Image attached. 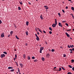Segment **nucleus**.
<instances>
[{
  "label": "nucleus",
  "mask_w": 74,
  "mask_h": 74,
  "mask_svg": "<svg viewBox=\"0 0 74 74\" xmlns=\"http://www.w3.org/2000/svg\"><path fill=\"white\" fill-rule=\"evenodd\" d=\"M57 24V21H55V24H53L52 25V26L53 28H54L55 27H56V26Z\"/></svg>",
  "instance_id": "nucleus-1"
},
{
  "label": "nucleus",
  "mask_w": 74,
  "mask_h": 74,
  "mask_svg": "<svg viewBox=\"0 0 74 74\" xmlns=\"http://www.w3.org/2000/svg\"><path fill=\"white\" fill-rule=\"evenodd\" d=\"M44 50V47H40V53H42V50Z\"/></svg>",
  "instance_id": "nucleus-2"
},
{
  "label": "nucleus",
  "mask_w": 74,
  "mask_h": 74,
  "mask_svg": "<svg viewBox=\"0 0 74 74\" xmlns=\"http://www.w3.org/2000/svg\"><path fill=\"white\" fill-rule=\"evenodd\" d=\"M5 54H1V58H3V57H5Z\"/></svg>",
  "instance_id": "nucleus-3"
},
{
  "label": "nucleus",
  "mask_w": 74,
  "mask_h": 74,
  "mask_svg": "<svg viewBox=\"0 0 74 74\" xmlns=\"http://www.w3.org/2000/svg\"><path fill=\"white\" fill-rule=\"evenodd\" d=\"M65 34H66V35L67 37H70V35H69V34H68V33H67V32H66Z\"/></svg>",
  "instance_id": "nucleus-4"
},
{
  "label": "nucleus",
  "mask_w": 74,
  "mask_h": 74,
  "mask_svg": "<svg viewBox=\"0 0 74 74\" xmlns=\"http://www.w3.org/2000/svg\"><path fill=\"white\" fill-rule=\"evenodd\" d=\"M44 7L45 8L46 10H48L49 8L48 7V6H44Z\"/></svg>",
  "instance_id": "nucleus-5"
},
{
  "label": "nucleus",
  "mask_w": 74,
  "mask_h": 74,
  "mask_svg": "<svg viewBox=\"0 0 74 74\" xmlns=\"http://www.w3.org/2000/svg\"><path fill=\"white\" fill-rule=\"evenodd\" d=\"M59 26H61V27H62V24H61V23H59Z\"/></svg>",
  "instance_id": "nucleus-6"
},
{
  "label": "nucleus",
  "mask_w": 74,
  "mask_h": 74,
  "mask_svg": "<svg viewBox=\"0 0 74 74\" xmlns=\"http://www.w3.org/2000/svg\"><path fill=\"white\" fill-rule=\"evenodd\" d=\"M40 18L41 19H43V17H42V15H41L40 16Z\"/></svg>",
  "instance_id": "nucleus-7"
},
{
  "label": "nucleus",
  "mask_w": 74,
  "mask_h": 74,
  "mask_svg": "<svg viewBox=\"0 0 74 74\" xmlns=\"http://www.w3.org/2000/svg\"><path fill=\"white\" fill-rule=\"evenodd\" d=\"M50 56L49 54H47L46 55V56L47 58H49Z\"/></svg>",
  "instance_id": "nucleus-8"
},
{
  "label": "nucleus",
  "mask_w": 74,
  "mask_h": 74,
  "mask_svg": "<svg viewBox=\"0 0 74 74\" xmlns=\"http://www.w3.org/2000/svg\"><path fill=\"white\" fill-rule=\"evenodd\" d=\"M29 25V22L27 21L26 22V25L27 26H28V25Z\"/></svg>",
  "instance_id": "nucleus-9"
},
{
  "label": "nucleus",
  "mask_w": 74,
  "mask_h": 74,
  "mask_svg": "<svg viewBox=\"0 0 74 74\" xmlns=\"http://www.w3.org/2000/svg\"><path fill=\"white\" fill-rule=\"evenodd\" d=\"M25 33L27 36H28L29 34L28 33V32L26 31L25 32Z\"/></svg>",
  "instance_id": "nucleus-10"
},
{
  "label": "nucleus",
  "mask_w": 74,
  "mask_h": 74,
  "mask_svg": "<svg viewBox=\"0 0 74 74\" xmlns=\"http://www.w3.org/2000/svg\"><path fill=\"white\" fill-rule=\"evenodd\" d=\"M8 69H13V67H8Z\"/></svg>",
  "instance_id": "nucleus-11"
},
{
  "label": "nucleus",
  "mask_w": 74,
  "mask_h": 74,
  "mask_svg": "<svg viewBox=\"0 0 74 74\" xmlns=\"http://www.w3.org/2000/svg\"><path fill=\"white\" fill-rule=\"evenodd\" d=\"M41 59L42 60H43V61H44L45 60V59L44 57H42Z\"/></svg>",
  "instance_id": "nucleus-12"
},
{
  "label": "nucleus",
  "mask_w": 74,
  "mask_h": 74,
  "mask_svg": "<svg viewBox=\"0 0 74 74\" xmlns=\"http://www.w3.org/2000/svg\"><path fill=\"white\" fill-rule=\"evenodd\" d=\"M20 66H21V67H23V65L21 63H20Z\"/></svg>",
  "instance_id": "nucleus-13"
},
{
  "label": "nucleus",
  "mask_w": 74,
  "mask_h": 74,
  "mask_svg": "<svg viewBox=\"0 0 74 74\" xmlns=\"http://www.w3.org/2000/svg\"><path fill=\"white\" fill-rule=\"evenodd\" d=\"M1 37H4V35L3 34H1Z\"/></svg>",
  "instance_id": "nucleus-14"
},
{
  "label": "nucleus",
  "mask_w": 74,
  "mask_h": 74,
  "mask_svg": "<svg viewBox=\"0 0 74 74\" xmlns=\"http://www.w3.org/2000/svg\"><path fill=\"white\" fill-rule=\"evenodd\" d=\"M23 56L24 57V59H25V58H26V55L24 54L23 55Z\"/></svg>",
  "instance_id": "nucleus-15"
},
{
  "label": "nucleus",
  "mask_w": 74,
  "mask_h": 74,
  "mask_svg": "<svg viewBox=\"0 0 74 74\" xmlns=\"http://www.w3.org/2000/svg\"><path fill=\"white\" fill-rule=\"evenodd\" d=\"M70 47H72V48L73 47H74V45H70Z\"/></svg>",
  "instance_id": "nucleus-16"
},
{
  "label": "nucleus",
  "mask_w": 74,
  "mask_h": 74,
  "mask_svg": "<svg viewBox=\"0 0 74 74\" xmlns=\"http://www.w3.org/2000/svg\"><path fill=\"white\" fill-rule=\"evenodd\" d=\"M27 58L28 60H30V56H28Z\"/></svg>",
  "instance_id": "nucleus-17"
},
{
  "label": "nucleus",
  "mask_w": 74,
  "mask_h": 74,
  "mask_svg": "<svg viewBox=\"0 0 74 74\" xmlns=\"http://www.w3.org/2000/svg\"><path fill=\"white\" fill-rule=\"evenodd\" d=\"M16 38H17V39L18 40H19V38L18 37V36H17V35H16Z\"/></svg>",
  "instance_id": "nucleus-18"
},
{
  "label": "nucleus",
  "mask_w": 74,
  "mask_h": 74,
  "mask_svg": "<svg viewBox=\"0 0 74 74\" xmlns=\"http://www.w3.org/2000/svg\"><path fill=\"white\" fill-rule=\"evenodd\" d=\"M71 9L73 11H74V8L73 7H71Z\"/></svg>",
  "instance_id": "nucleus-19"
},
{
  "label": "nucleus",
  "mask_w": 74,
  "mask_h": 74,
  "mask_svg": "<svg viewBox=\"0 0 74 74\" xmlns=\"http://www.w3.org/2000/svg\"><path fill=\"white\" fill-rule=\"evenodd\" d=\"M14 33V32L13 31H11L10 32V34H11V36L12 35V34Z\"/></svg>",
  "instance_id": "nucleus-20"
},
{
  "label": "nucleus",
  "mask_w": 74,
  "mask_h": 74,
  "mask_svg": "<svg viewBox=\"0 0 74 74\" xmlns=\"http://www.w3.org/2000/svg\"><path fill=\"white\" fill-rule=\"evenodd\" d=\"M58 15L60 17H61V15L60 14V13H58Z\"/></svg>",
  "instance_id": "nucleus-21"
},
{
  "label": "nucleus",
  "mask_w": 74,
  "mask_h": 74,
  "mask_svg": "<svg viewBox=\"0 0 74 74\" xmlns=\"http://www.w3.org/2000/svg\"><path fill=\"white\" fill-rule=\"evenodd\" d=\"M69 67L71 68V69H72V66H71V65H69Z\"/></svg>",
  "instance_id": "nucleus-22"
},
{
  "label": "nucleus",
  "mask_w": 74,
  "mask_h": 74,
  "mask_svg": "<svg viewBox=\"0 0 74 74\" xmlns=\"http://www.w3.org/2000/svg\"><path fill=\"white\" fill-rule=\"evenodd\" d=\"M49 30H50L51 31H52V28H51V27H49Z\"/></svg>",
  "instance_id": "nucleus-23"
},
{
  "label": "nucleus",
  "mask_w": 74,
  "mask_h": 74,
  "mask_svg": "<svg viewBox=\"0 0 74 74\" xmlns=\"http://www.w3.org/2000/svg\"><path fill=\"white\" fill-rule=\"evenodd\" d=\"M3 53H4L5 54V55H7V53L6 52H4Z\"/></svg>",
  "instance_id": "nucleus-24"
},
{
  "label": "nucleus",
  "mask_w": 74,
  "mask_h": 74,
  "mask_svg": "<svg viewBox=\"0 0 74 74\" xmlns=\"http://www.w3.org/2000/svg\"><path fill=\"white\" fill-rule=\"evenodd\" d=\"M18 9L19 10H21V8L19 6L18 7Z\"/></svg>",
  "instance_id": "nucleus-25"
},
{
  "label": "nucleus",
  "mask_w": 74,
  "mask_h": 74,
  "mask_svg": "<svg viewBox=\"0 0 74 74\" xmlns=\"http://www.w3.org/2000/svg\"><path fill=\"white\" fill-rule=\"evenodd\" d=\"M19 3L21 4V5H22L23 3H22V2L21 1V2H19Z\"/></svg>",
  "instance_id": "nucleus-26"
},
{
  "label": "nucleus",
  "mask_w": 74,
  "mask_h": 74,
  "mask_svg": "<svg viewBox=\"0 0 74 74\" xmlns=\"http://www.w3.org/2000/svg\"><path fill=\"white\" fill-rule=\"evenodd\" d=\"M35 36H36V39L37 40V34H35Z\"/></svg>",
  "instance_id": "nucleus-27"
},
{
  "label": "nucleus",
  "mask_w": 74,
  "mask_h": 74,
  "mask_svg": "<svg viewBox=\"0 0 74 74\" xmlns=\"http://www.w3.org/2000/svg\"><path fill=\"white\" fill-rule=\"evenodd\" d=\"M32 59H35V57H34V56H33L32 57Z\"/></svg>",
  "instance_id": "nucleus-28"
},
{
  "label": "nucleus",
  "mask_w": 74,
  "mask_h": 74,
  "mask_svg": "<svg viewBox=\"0 0 74 74\" xmlns=\"http://www.w3.org/2000/svg\"><path fill=\"white\" fill-rule=\"evenodd\" d=\"M49 33L50 34H52V31H49Z\"/></svg>",
  "instance_id": "nucleus-29"
},
{
  "label": "nucleus",
  "mask_w": 74,
  "mask_h": 74,
  "mask_svg": "<svg viewBox=\"0 0 74 74\" xmlns=\"http://www.w3.org/2000/svg\"><path fill=\"white\" fill-rule=\"evenodd\" d=\"M54 51H55V50H54V49H52L51 50L52 52H54Z\"/></svg>",
  "instance_id": "nucleus-30"
},
{
  "label": "nucleus",
  "mask_w": 74,
  "mask_h": 74,
  "mask_svg": "<svg viewBox=\"0 0 74 74\" xmlns=\"http://www.w3.org/2000/svg\"><path fill=\"white\" fill-rule=\"evenodd\" d=\"M61 67H60L59 70H58V71H61Z\"/></svg>",
  "instance_id": "nucleus-31"
},
{
  "label": "nucleus",
  "mask_w": 74,
  "mask_h": 74,
  "mask_svg": "<svg viewBox=\"0 0 74 74\" xmlns=\"http://www.w3.org/2000/svg\"><path fill=\"white\" fill-rule=\"evenodd\" d=\"M65 25H66V26H69L68 24H67V23H65Z\"/></svg>",
  "instance_id": "nucleus-32"
},
{
  "label": "nucleus",
  "mask_w": 74,
  "mask_h": 74,
  "mask_svg": "<svg viewBox=\"0 0 74 74\" xmlns=\"http://www.w3.org/2000/svg\"><path fill=\"white\" fill-rule=\"evenodd\" d=\"M39 37L38 36H37V40L38 41H39Z\"/></svg>",
  "instance_id": "nucleus-33"
},
{
  "label": "nucleus",
  "mask_w": 74,
  "mask_h": 74,
  "mask_svg": "<svg viewBox=\"0 0 74 74\" xmlns=\"http://www.w3.org/2000/svg\"><path fill=\"white\" fill-rule=\"evenodd\" d=\"M10 71H11V72L14 71V69H12V70H10Z\"/></svg>",
  "instance_id": "nucleus-34"
},
{
  "label": "nucleus",
  "mask_w": 74,
  "mask_h": 74,
  "mask_svg": "<svg viewBox=\"0 0 74 74\" xmlns=\"http://www.w3.org/2000/svg\"><path fill=\"white\" fill-rule=\"evenodd\" d=\"M38 31H39V32H41V33H42V31H41L40 30V29H39V30H38Z\"/></svg>",
  "instance_id": "nucleus-35"
},
{
  "label": "nucleus",
  "mask_w": 74,
  "mask_h": 74,
  "mask_svg": "<svg viewBox=\"0 0 74 74\" xmlns=\"http://www.w3.org/2000/svg\"><path fill=\"white\" fill-rule=\"evenodd\" d=\"M67 74H72V73L70 72H69V73H68Z\"/></svg>",
  "instance_id": "nucleus-36"
},
{
  "label": "nucleus",
  "mask_w": 74,
  "mask_h": 74,
  "mask_svg": "<svg viewBox=\"0 0 74 74\" xmlns=\"http://www.w3.org/2000/svg\"><path fill=\"white\" fill-rule=\"evenodd\" d=\"M17 58V55L16 54H15V58Z\"/></svg>",
  "instance_id": "nucleus-37"
},
{
  "label": "nucleus",
  "mask_w": 74,
  "mask_h": 74,
  "mask_svg": "<svg viewBox=\"0 0 74 74\" xmlns=\"http://www.w3.org/2000/svg\"><path fill=\"white\" fill-rule=\"evenodd\" d=\"M71 62L72 63H73V62H74V60H71Z\"/></svg>",
  "instance_id": "nucleus-38"
},
{
  "label": "nucleus",
  "mask_w": 74,
  "mask_h": 74,
  "mask_svg": "<svg viewBox=\"0 0 74 74\" xmlns=\"http://www.w3.org/2000/svg\"><path fill=\"white\" fill-rule=\"evenodd\" d=\"M62 69L63 70H65V69H64V67H62Z\"/></svg>",
  "instance_id": "nucleus-39"
},
{
  "label": "nucleus",
  "mask_w": 74,
  "mask_h": 74,
  "mask_svg": "<svg viewBox=\"0 0 74 74\" xmlns=\"http://www.w3.org/2000/svg\"><path fill=\"white\" fill-rule=\"evenodd\" d=\"M62 11L63 13H65V11L64 10H62Z\"/></svg>",
  "instance_id": "nucleus-40"
},
{
  "label": "nucleus",
  "mask_w": 74,
  "mask_h": 74,
  "mask_svg": "<svg viewBox=\"0 0 74 74\" xmlns=\"http://www.w3.org/2000/svg\"><path fill=\"white\" fill-rule=\"evenodd\" d=\"M37 60H34V62H37Z\"/></svg>",
  "instance_id": "nucleus-41"
},
{
  "label": "nucleus",
  "mask_w": 74,
  "mask_h": 74,
  "mask_svg": "<svg viewBox=\"0 0 74 74\" xmlns=\"http://www.w3.org/2000/svg\"><path fill=\"white\" fill-rule=\"evenodd\" d=\"M64 57H66V54H64V56H63Z\"/></svg>",
  "instance_id": "nucleus-42"
},
{
  "label": "nucleus",
  "mask_w": 74,
  "mask_h": 74,
  "mask_svg": "<svg viewBox=\"0 0 74 74\" xmlns=\"http://www.w3.org/2000/svg\"><path fill=\"white\" fill-rule=\"evenodd\" d=\"M16 64L17 66H18V63H17V62H16Z\"/></svg>",
  "instance_id": "nucleus-43"
},
{
  "label": "nucleus",
  "mask_w": 74,
  "mask_h": 74,
  "mask_svg": "<svg viewBox=\"0 0 74 74\" xmlns=\"http://www.w3.org/2000/svg\"><path fill=\"white\" fill-rule=\"evenodd\" d=\"M68 47L69 48H70V47L69 45H68Z\"/></svg>",
  "instance_id": "nucleus-44"
},
{
  "label": "nucleus",
  "mask_w": 74,
  "mask_h": 74,
  "mask_svg": "<svg viewBox=\"0 0 74 74\" xmlns=\"http://www.w3.org/2000/svg\"><path fill=\"white\" fill-rule=\"evenodd\" d=\"M2 23V22H1V21L0 20V24H1Z\"/></svg>",
  "instance_id": "nucleus-45"
},
{
  "label": "nucleus",
  "mask_w": 74,
  "mask_h": 74,
  "mask_svg": "<svg viewBox=\"0 0 74 74\" xmlns=\"http://www.w3.org/2000/svg\"><path fill=\"white\" fill-rule=\"evenodd\" d=\"M43 32L45 34L46 33V32H45V30H43Z\"/></svg>",
  "instance_id": "nucleus-46"
},
{
  "label": "nucleus",
  "mask_w": 74,
  "mask_h": 74,
  "mask_svg": "<svg viewBox=\"0 0 74 74\" xmlns=\"http://www.w3.org/2000/svg\"><path fill=\"white\" fill-rule=\"evenodd\" d=\"M66 21H62V23H65Z\"/></svg>",
  "instance_id": "nucleus-47"
},
{
  "label": "nucleus",
  "mask_w": 74,
  "mask_h": 74,
  "mask_svg": "<svg viewBox=\"0 0 74 74\" xmlns=\"http://www.w3.org/2000/svg\"><path fill=\"white\" fill-rule=\"evenodd\" d=\"M67 31H70L71 30V29H69V30H66Z\"/></svg>",
  "instance_id": "nucleus-48"
},
{
  "label": "nucleus",
  "mask_w": 74,
  "mask_h": 74,
  "mask_svg": "<svg viewBox=\"0 0 74 74\" xmlns=\"http://www.w3.org/2000/svg\"><path fill=\"white\" fill-rule=\"evenodd\" d=\"M72 70L73 71H74V67L72 68Z\"/></svg>",
  "instance_id": "nucleus-49"
},
{
  "label": "nucleus",
  "mask_w": 74,
  "mask_h": 74,
  "mask_svg": "<svg viewBox=\"0 0 74 74\" xmlns=\"http://www.w3.org/2000/svg\"><path fill=\"white\" fill-rule=\"evenodd\" d=\"M68 8V6H66V9H67Z\"/></svg>",
  "instance_id": "nucleus-50"
},
{
  "label": "nucleus",
  "mask_w": 74,
  "mask_h": 74,
  "mask_svg": "<svg viewBox=\"0 0 74 74\" xmlns=\"http://www.w3.org/2000/svg\"><path fill=\"white\" fill-rule=\"evenodd\" d=\"M18 73H20V70H19V69H18Z\"/></svg>",
  "instance_id": "nucleus-51"
},
{
  "label": "nucleus",
  "mask_w": 74,
  "mask_h": 74,
  "mask_svg": "<svg viewBox=\"0 0 74 74\" xmlns=\"http://www.w3.org/2000/svg\"><path fill=\"white\" fill-rule=\"evenodd\" d=\"M25 45L26 46H27V43H25Z\"/></svg>",
  "instance_id": "nucleus-52"
},
{
  "label": "nucleus",
  "mask_w": 74,
  "mask_h": 74,
  "mask_svg": "<svg viewBox=\"0 0 74 74\" xmlns=\"http://www.w3.org/2000/svg\"><path fill=\"white\" fill-rule=\"evenodd\" d=\"M72 50V49H69V50L70 51H73Z\"/></svg>",
  "instance_id": "nucleus-53"
},
{
  "label": "nucleus",
  "mask_w": 74,
  "mask_h": 74,
  "mask_svg": "<svg viewBox=\"0 0 74 74\" xmlns=\"http://www.w3.org/2000/svg\"><path fill=\"white\" fill-rule=\"evenodd\" d=\"M10 35H8V37H10Z\"/></svg>",
  "instance_id": "nucleus-54"
},
{
  "label": "nucleus",
  "mask_w": 74,
  "mask_h": 74,
  "mask_svg": "<svg viewBox=\"0 0 74 74\" xmlns=\"http://www.w3.org/2000/svg\"><path fill=\"white\" fill-rule=\"evenodd\" d=\"M28 4H29V5H30V4H31V3L30 2H29Z\"/></svg>",
  "instance_id": "nucleus-55"
},
{
  "label": "nucleus",
  "mask_w": 74,
  "mask_h": 74,
  "mask_svg": "<svg viewBox=\"0 0 74 74\" xmlns=\"http://www.w3.org/2000/svg\"><path fill=\"white\" fill-rule=\"evenodd\" d=\"M35 30L36 31V32H37V28H36Z\"/></svg>",
  "instance_id": "nucleus-56"
},
{
  "label": "nucleus",
  "mask_w": 74,
  "mask_h": 74,
  "mask_svg": "<svg viewBox=\"0 0 74 74\" xmlns=\"http://www.w3.org/2000/svg\"><path fill=\"white\" fill-rule=\"evenodd\" d=\"M71 15H72V16L73 17V14H71Z\"/></svg>",
  "instance_id": "nucleus-57"
},
{
  "label": "nucleus",
  "mask_w": 74,
  "mask_h": 74,
  "mask_svg": "<svg viewBox=\"0 0 74 74\" xmlns=\"http://www.w3.org/2000/svg\"><path fill=\"white\" fill-rule=\"evenodd\" d=\"M70 53H73V52H72V51H71L70 52Z\"/></svg>",
  "instance_id": "nucleus-58"
},
{
  "label": "nucleus",
  "mask_w": 74,
  "mask_h": 74,
  "mask_svg": "<svg viewBox=\"0 0 74 74\" xmlns=\"http://www.w3.org/2000/svg\"><path fill=\"white\" fill-rule=\"evenodd\" d=\"M16 58H14V60H15V59H16Z\"/></svg>",
  "instance_id": "nucleus-59"
},
{
  "label": "nucleus",
  "mask_w": 74,
  "mask_h": 74,
  "mask_svg": "<svg viewBox=\"0 0 74 74\" xmlns=\"http://www.w3.org/2000/svg\"><path fill=\"white\" fill-rule=\"evenodd\" d=\"M46 45H48V43H47V42H46Z\"/></svg>",
  "instance_id": "nucleus-60"
},
{
  "label": "nucleus",
  "mask_w": 74,
  "mask_h": 74,
  "mask_svg": "<svg viewBox=\"0 0 74 74\" xmlns=\"http://www.w3.org/2000/svg\"><path fill=\"white\" fill-rule=\"evenodd\" d=\"M72 50H73V51H74V48H73V49H72Z\"/></svg>",
  "instance_id": "nucleus-61"
},
{
  "label": "nucleus",
  "mask_w": 74,
  "mask_h": 74,
  "mask_svg": "<svg viewBox=\"0 0 74 74\" xmlns=\"http://www.w3.org/2000/svg\"><path fill=\"white\" fill-rule=\"evenodd\" d=\"M72 17L73 18H74V16L73 15Z\"/></svg>",
  "instance_id": "nucleus-62"
},
{
  "label": "nucleus",
  "mask_w": 74,
  "mask_h": 74,
  "mask_svg": "<svg viewBox=\"0 0 74 74\" xmlns=\"http://www.w3.org/2000/svg\"><path fill=\"white\" fill-rule=\"evenodd\" d=\"M56 67H54V69H56Z\"/></svg>",
  "instance_id": "nucleus-63"
},
{
  "label": "nucleus",
  "mask_w": 74,
  "mask_h": 74,
  "mask_svg": "<svg viewBox=\"0 0 74 74\" xmlns=\"http://www.w3.org/2000/svg\"><path fill=\"white\" fill-rule=\"evenodd\" d=\"M60 47V48H63L62 47Z\"/></svg>",
  "instance_id": "nucleus-64"
}]
</instances>
